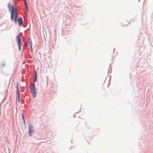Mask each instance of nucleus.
<instances>
[{
	"mask_svg": "<svg viewBox=\"0 0 153 153\" xmlns=\"http://www.w3.org/2000/svg\"><path fill=\"white\" fill-rule=\"evenodd\" d=\"M8 7L9 11H11V19L12 21L14 20V22L16 23L17 22V12L16 8L9 3L8 4Z\"/></svg>",
	"mask_w": 153,
	"mask_h": 153,
	"instance_id": "1",
	"label": "nucleus"
},
{
	"mask_svg": "<svg viewBox=\"0 0 153 153\" xmlns=\"http://www.w3.org/2000/svg\"><path fill=\"white\" fill-rule=\"evenodd\" d=\"M30 91L33 97H36V86L34 83L32 84L31 86Z\"/></svg>",
	"mask_w": 153,
	"mask_h": 153,
	"instance_id": "2",
	"label": "nucleus"
},
{
	"mask_svg": "<svg viewBox=\"0 0 153 153\" xmlns=\"http://www.w3.org/2000/svg\"><path fill=\"white\" fill-rule=\"evenodd\" d=\"M28 133L29 135L31 136L32 133L34 132V127L31 124H29L28 125Z\"/></svg>",
	"mask_w": 153,
	"mask_h": 153,
	"instance_id": "3",
	"label": "nucleus"
},
{
	"mask_svg": "<svg viewBox=\"0 0 153 153\" xmlns=\"http://www.w3.org/2000/svg\"><path fill=\"white\" fill-rule=\"evenodd\" d=\"M16 39L17 41V43L19 50H21V39L19 35L16 36Z\"/></svg>",
	"mask_w": 153,
	"mask_h": 153,
	"instance_id": "4",
	"label": "nucleus"
},
{
	"mask_svg": "<svg viewBox=\"0 0 153 153\" xmlns=\"http://www.w3.org/2000/svg\"><path fill=\"white\" fill-rule=\"evenodd\" d=\"M19 24V25H21L22 24L23 20L21 18H19L18 19Z\"/></svg>",
	"mask_w": 153,
	"mask_h": 153,
	"instance_id": "5",
	"label": "nucleus"
},
{
	"mask_svg": "<svg viewBox=\"0 0 153 153\" xmlns=\"http://www.w3.org/2000/svg\"><path fill=\"white\" fill-rule=\"evenodd\" d=\"M29 43L30 44V45H32V41H31V40H29Z\"/></svg>",
	"mask_w": 153,
	"mask_h": 153,
	"instance_id": "6",
	"label": "nucleus"
},
{
	"mask_svg": "<svg viewBox=\"0 0 153 153\" xmlns=\"http://www.w3.org/2000/svg\"><path fill=\"white\" fill-rule=\"evenodd\" d=\"M37 81V76H35V77L34 79V81L36 82Z\"/></svg>",
	"mask_w": 153,
	"mask_h": 153,
	"instance_id": "7",
	"label": "nucleus"
},
{
	"mask_svg": "<svg viewBox=\"0 0 153 153\" xmlns=\"http://www.w3.org/2000/svg\"><path fill=\"white\" fill-rule=\"evenodd\" d=\"M17 90H18V97H19V88H18V85H17Z\"/></svg>",
	"mask_w": 153,
	"mask_h": 153,
	"instance_id": "8",
	"label": "nucleus"
},
{
	"mask_svg": "<svg viewBox=\"0 0 153 153\" xmlns=\"http://www.w3.org/2000/svg\"><path fill=\"white\" fill-rule=\"evenodd\" d=\"M32 45H30V50H31V51H32Z\"/></svg>",
	"mask_w": 153,
	"mask_h": 153,
	"instance_id": "9",
	"label": "nucleus"
},
{
	"mask_svg": "<svg viewBox=\"0 0 153 153\" xmlns=\"http://www.w3.org/2000/svg\"><path fill=\"white\" fill-rule=\"evenodd\" d=\"M22 118L23 119L24 122H25V119H24V116H23V114H22Z\"/></svg>",
	"mask_w": 153,
	"mask_h": 153,
	"instance_id": "10",
	"label": "nucleus"
},
{
	"mask_svg": "<svg viewBox=\"0 0 153 153\" xmlns=\"http://www.w3.org/2000/svg\"><path fill=\"white\" fill-rule=\"evenodd\" d=\"M35 76H37V74L36 70L35 71Z\"/></svg>",
	"mask_w": 153,
	"mask_h": 153,
	"instance_id": "11",
	"label": "nucleus"
},
{
	"mask_svg": "<svg viewBox=\"0 0 153 153\" xmlns=\"http://www.w3.org/2000/svg\"><path fill=\"white\" fill-rule=\"evenodd\" d=\"M25 6H27V5L26 1H25Z\"/></svg>",
	"mask_w": 153,
	"mask_h": 153,
	"instance_id": "12",
	"label": "nucleus"
},
{
	"mask_svg": "<svg viewBox=\"0 0 153 153\" xmlns=\"http://www.w3.org/2000/svg\"><path fill=\"white\" fill-rule=\"evenodd\" d=\"M25 7H26V8L27 9V10L28 11V9L27 5V6H25Z\"/></svg>",
	"mask_w": 153,
	"mask_h": 153,
	"instance_id": "13",
	"label": "nucleus"
},
{
	"mask_svg": "<svg viewBox=\"0 0 153 153\" xmlns=\"http://www.w3.org/2000/svg\"><path fill=\"white\" fill-rule=\"evenodd\" d=\"M18 1H20V0H17Z\"/></svg>",
	"mask_w": 153,
	"mask_h": 153,
	"instance_id": "14",
	"label": "nucleus"
},
{
	"mask_svg": "<svg viewBox=\"0 0 153 153\" xmlns=\"http://www.w3.org/2000/svg\"><path fill=\"white\" fill-rule=\"evenodd\" d=\"M26 1V0H24V1Z\"/></svg>",
	"mask_w": 153,
	"mask_h": 153,
	"instance_id": "15",
	"label": "nucleus"
},
{
	"mask_svg": "<svg viewBox=\"0 0 153 153\" xmlns=\"http://www.w3.org/2000/svg\"><path fill=\"white\" fill-rule=\"evenodd\" d=\"M18 100H19V98Z\"/></svg>",
	"mask_w": 153,
	"mask_h": 153,
	"instance_id": "16",
	"label": "nucleus"
}]
</instances>
